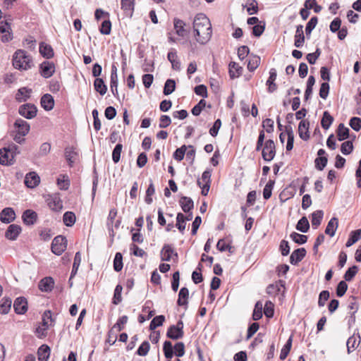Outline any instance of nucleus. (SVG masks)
<instances>
[{
  "label": "nucleus",
  "mask_w": 361,
  "mask_h": 361,
  "mask_svg": "<svg viewBox=\"0 0 361 361\" xmlns=\"http://www.w3.org/2000/svg\"><path fill=\"white\" fill-rule=\"evenodd\" d=\"M192 24L195 41L200 44H206L210 40L212 34L209 19L204 13H197Z\"/></svg>",
  "instance_id": "obj_1"
},
{
  "label": "nucleus",
  "mask_w": 361,
  "mask_h": 361,
  "mask_svg": "<svg viewBox=\"0 0 361 361\" xmlns=\"http://www.w3.org/2000/svg\"><path fill=\"white\" fill-rule=\"evenodd\" d=\"M12 61L13 67L18 70L26 71L33 66L32 56L23 49L16 51Z\"/></svg>",
  "instance_id": "obj_2"
},
{
  "label": "nucleus",
  "mask_w": 361,
  "mask_h": 361,
  "mask_svg": "<svg viewBox=\"0 0 361 361\" xmlns=\"http://www.w3.org/2000/svg\"><path fill=\"white\" fill-rule=\"evenodd\" d=\"M20 154L19 147L14 143L0 149V164L11 166L15 162V157Z\"/></svg>",
  "instance_id": "obj_3"
},
{
  "label": "nucleus",
  "mask_w": 361,
  "mask_h": 361,
  "mask_svg": "<svg viewBox=\"0 0 361 361\" xmlns=\"http://www.w3.org/2000/svg\"><path fill=\"white\" fill-rule=\"evenodd\" d=\"M163 352L167 361H171V358L173 355L177 357H183L185 354V345L183 342H178L172 345V343L170 341H165L163 344Z\"/></svg>",
  "instance_id": "obj_4"
},
{
  "label": "nucleus",
  "mask_w": 361,
  "mask_h": 361,
  "mask_svg": "<svg viewBox=\"0 0 361 361\" xmlns=\"http://www.w3.org/2000/svg\"><path fill=\"white\" fill-rule=\"evenodd\" d=\"M67 240L65 236L59 235L56 236L51 243V252L56 255H61L66 249Z\"/></svg>",
  "instance_id": "obj_5"
},
{
  "label": "nucleus",
  "mask_w": 361,
  "mask_h": 361,
  "mask_svg": "<svg viewBox=\"0 0 361 361\" xmlns=\"http://www.w3.org/2000/svg\"><path fill=\"white\" fill-rule=\"evenodd\" d=\"M276 146L273 140H267L264 142V147L262 148V156L265 161H271L276 155Z\"/></svg>",
  "instance_id": "obj_6"
},
{
  "label": "nucleus",
  "mask_w": 361,
  "mask_h": 361,
  "mask_svg": "<svg viewBox=\"0 0 361 361\" xmlns=\"http://www.w3.org/2000/svg\"><path fill=\"white\" fill-rule=\"evenodd\" d=\"M183 322L182 320H179L176 325H171L166 332V336L173 340L183 338Z\"/></svg>",
  "instance_id": "obj_7"
},
{
  "label": "nucleus",
  "mask_w": 361,
  "mask_h": 361,
  "mask_svg": "<svg viewBox=\"0 0 361 361\" xmlns=\"http://www.w3.org/2000/svg\"><path fill=\"white\" fill-rule=\"evenodd\" d=\"M37 106L30 103L22 104L18 108V114L27 119H32L37 116Z\"/></svg>",
  "instance_id": "obj_8"
},
{
  "label": "nucleus",
  "mask_w": 361,
  "mask_h": 361,
  "mask_svg": "<svg viewBox=\"0 0 361 361\" xmlns=\"http://www.w3.org/2000/svg\"><path fill=\"white\" fill-rule=\"evenodd\" d=\"M39 73L44 78L51 77L55 73V65L53 62L44 61L39 64Z\"/></svg>",
  "instance_id": "obj_9"
},
{
  "label": "nucleus",
  "mask_w": 361,
  "mask_h": 361,
  "mask_svg": "<svg viewBox=\"0 0 361 361\" xmlns=\"http://www.w3.org/2000/svg\"><path fill=\"white\" fill-rule=\"evenodd\" d=\"M13 309L17 314H24L28 309V303L27 299L23 297H18L13 302Z\"/></svg>",
  "instance_id": "obj_10"
},
{
  "label": "nucleus",
  "mask_w": 361,
  "mask_h": 361,
  "mask_svg": "<svg viewBox=\"0 0 361 361\" xmlns=\"http://www.w3.org/2000/svg\"><path fill=\"white\" fill-rule=\"evenodd\" d=\"M64 154L66 161L70 167H73V164L79 158L78 152L73 146L66 147L64 149Z\"/></svg>",
  "instance_id": "obj_11"
},
{
  "label": "nucleus",
  "mask_w": 361,
  "mask_h": 361,
  "mask_svg": "<svg viewBox=\"0 0 361 361\" xmlns=\"http://www.w3.org/2000/svg\"><path fill=\"white\" fill-rule=\"evenodd\" d=\"M116 215H117L116 209H111L109 211V215H108V217L106 219V228L109 231V237L111 238V243H112L114 242V238L115 236V233H114V231L113 230V224L115 222V221L116 220Z\"/></svg>",
  "instance_id": "obj_12"
},
{
  "label": "nucleus",
  "mask_w": 361,
  "mask_h": 361,
  "mask_svg": "<svg viewBox=\"0 0 361 361\" xmlns=\"http://www.w3.org/2000/svg\"><path fill=\"white\" fill-rule=\"evenodd\" d=\"M37 212L32 209H26L23 212L22 220L26 226L34 225L37 222Z\"/></svg>",
  "instance_id": "obj_13"
},
{
  "label": "nucleus",
  "mask_w": 361,
  "mask_h": 361,
  "mask_svg": "<svg viewBox=\"0 0 361 361\" xmlns=\"http://www.w3.org/2000/svg\"><path fill=\"white\" fill-rule=\"evenodd\" d=\"M16 219V213L13 208L6 207L0 212V221L4 224H10Z\"/></svg>",
  "instance_id": "obj_14"
},
{
  "label": "nucleus",
  "mask_w": 361,
  "mask_h": 361,
  "mask_svg": "<svg viewBox=\"0 0 361 361\" xmlns=\"http://www.w3.org/2000/svg\"><path fill=\"white\" fill-rule=\"evenodd\" d=\"M135 0H121V6L123 15L126 18H131L133 16Z\"/></svg>",
  "instance_id": "obj_15"
},
{
  "label": "nucleus",
  "mask_w": 361,
  "mask_h": 361,
  "mask_svg": "<svg viewBox=\"0 0 361 361\" xmlns=\"http://www.w3.org/2000/svg\"><path fill=\"white\" fill-rule=\"evenodd\" d=\"M54 286V280L51 276H46L42 279L39 283L38 288L39 289L45 293L51 292Z\"/></svg>",
  "instance_id": "obj_16"
},
{
  "label": "nucleus",
  "mask_w": 361,
  "mask_h": 361,
  "mask_svg": "<svg viewBox=\"0 0 361 361\" xmlns=\"http://www.w3.org/2000/svg\"><path fill=\"white\" fill-rule=\"evenodd\" d=\"M24 183L27 188H34L39 184L40 178L36 172H29L25 177Z\"/></svg>",
  "instance_id": "obj_17"
},
{
  "label": "nucleus",
  "mask_w": 361,
  "mask_h": 361,
  "mask_svg": "<svg viewBox=\"0 0 361 361\" xmlns=\"http://www.w3.org/2000/svg\"><path fill=\"white\" fill-rule=\"evenodd\" d=\"M22 231L20 226L17 224H11L5 232L6 238L10 240H16Z\"/></svg>",
  "instance_id": "obj_18"
},
{
  "label": "nucleus",
  "mask_w": 361,
  "mask_h": 361,
  "mask_svg": "<svg viewBox=\"0 0 361 361\" xmlns=\"http://www.w3.org/2000/svg\"><path fill=\"white\" fill-rule=\"evenodd\" d=\"M172 256H174L176 259H177L178 253L174 251L171 245H164L161 250V260L169 262L171 260Z\"/></svg>",
  "instance_id": "obj_19"
},
{
  "label": "nucleus",
  "mask_w": 361,
  "mask_h": 361,
  "mask_svg": "<svg viewBox=\"0 0 361 361\" xmlns=\"http://www.w3.org/2000/svg\"><path fill=\"white\" fill-rule=\"evenodd\" d=\"M306 250L304 247L295 250L290 256V263L293 265L298 264L306 255Z\"/></svg>",
  "instance_id": "obj_20"
},
{
  "label": "nucleus",
  "mask_w": 361,
  "mask_h": 361,
  "mask_svg": "<svg viewBox=\"0 0 361 361\" xmlns=\"http://www.w3.org/2000/svg\"><path fill=\"white\" fill-rule=\"evenodd\" d=\"M13 126L15 128L17 129L16 132L21 134V135H27L30 130V124L21 118H17L15 121Z\"/></svg>",
  "instance_id": "obj_21"
},
{
  "label": "nucleus",
  "mask_w": 361,
  "mask_h": 361,
  "mask_svg": "<svg viewBox=\"0 0 361 361\" xmlns=\"http://www.w3.org/2000/svg\"><path fill=\"white\" fill-rule=\"evenodd\" d=\"M40 104L45 111H49L54 107V99L50 94L46 93L42 96Z\"/></svg>",
  "instance_id": "obj_22"
},
{
  "label": "nucleus",
  "mask_w": 361,
  "mask_h": 361,
  "mask_svg": "<svg viewBox=\"0 0 361 361\" xmlns=\"http://www.w3.org/2000/svg\"><path fill=\"white\" fill-rule=\"evenodd\" d=\"M39 51L42 56L46 59H50L54 56V49L51 46L44 42L39 43Z\"/></svg>",
  "instance_id": "obj_23"
},
{
  "label": "nucleus",
  "mask_w": 361,
  "mask_h": 361,
  "mask_svg": "<svg viewBox=\"0 0 361 361\" xmlns=\"http://www.w3.org/2000/svg\"><path fill=\"white\" fill-rule=\"evenodd\" d=\"M32 92V89L27 87L19 88L16 94V100L18 102H26L30 99Z\"/></svg>",
  "instance_id": "obj_24"
},
{
  "label": "nucleus",
  "mask_w": 361,
  "mask_h": 361,
  "mask_svg": "<svg viewBox=\"0 0 361 361\" xmlns=\"http://www.w3.org/2000/svg\"><path fill=\"white\" fill-rule=\"evenodd\" d=\"M310 123L307 120H302L298 126V134L303 140H307L310 138L309 133Z\"/></svg>",
  "instance_id": "obj_25"
},
{
  "label": "nucleus",
  "mask_w": 361,
  "mask_h": 361,
  "mask_svg": "<svg viewBox=\"0 0 361 361\" xmlns=\"http://www.w3.org/2000/svg\"><path fill=\"white\" fill-rule=\"evenodd\" d=\"M295 40H294V45L297 48H300L303 46L305 42V35L303 32V26L302 25H298L296 27V31L295 35Z\"/></svg>",
  "instance_id": "obj_26"
},
{
  "label": "nucleus",
  "mask_w": 361,
  "mask_h": 361,
  "mask_svg": "<svg viewBox=\"0 0 361 361\" xmlns=\"http://www.w3.org/2000/svg\"><path fill=\"white\" fill-rule=\"evenodd\" d=\"M118 76H117V68L114 64L111 67V80H110V88L113 94L116 97L118 94Z\"/></svg>",
  "instance_id": "obj_27"
},
{
  "label": "nucleus",
  "mask_w": 361,
  "mask_h": 361,
  "mask_svg": "<svg viewBox=\"0 0 361 361\" xmlns=\"http://www.w3.org/2000/svg\"><path fill=\"white\" fill-rule=\"evenodd\" d=\"M276 71L275 68H271L269 71V77L267 80L266 85L268 86L267 90L269 93H272L277 89V85L274 82L276 79Z\"/></svg>",
  "instance_id": "obj_28"
},
{
  "label": "nucleus",
  "mask_w": 361,
  "mask_h": 361,
  "mask_svg": "<svg viewBox=\"0 0 361 361\" xmlns=\"http://www.w3.org/2000/svg\"><path fill=\"white\" fill-rule=\"evenodd\" d=\"M189 298V290L186 287H183L180 288L178 293V298L177 300V305L178 306H185V309L188 306V300Z\"/></svg>",
  "instance_id": "obj_29"
},
{
  "label": "nucleus",
  "mask_w": 361,
  "mask_h": 361,
  "mask_svg": "<svg viewBox=\"0 0 361 361\" xmlns=\"http://www.w3.org/2000/svg\"><path fill=\"white\" fill-rule=\"evenodd\" d=\"M51 349L47 344L42 345L37 350L39 361H48L50 355Z\"/></svg>",
  "instance_id": "obj_30"
},
{
  "label": "nucleus",
  "mask_w": 361,
  "mask_h": 361,
  "mask_svg": "<svg viewBox=\"0 0 361 361\" xmlns=\"http://www.w3.org/2000/svg\"><path fill=\"white\" fill-rule=\"evenodd\" d=\"M168 59L171 63L172 68L176 71L180 69V62L178 60L177 51L174 49H171L168 53Z\"/></svg>",
  "instance_id": "obj_31"
},
{
  "label": "nucleus",
  "mask_w": 361,
  "mask_h": 361,
  "mask_svg": "<svg viewBox=\"0 0 361 361\" xmlns=\"http://www.w3.org/2000/svg\"><path fill=\"white\" fill-rule=\"evenodd\" d=\"M179 203L183 211L185 213L190 212V210L192 209L194 207V202L192 200L190 197L185 196L180 197Z\"/></svg>",
  "instance_id": "obj_32"
},
{
  "label": "nucleus",
  "mask_w": 361,
  "mask_h": 361,
  "mask_svg": "<svg viewBox=\"0 0 361 361\" xmlns=\"http://www.w3.org/2000/svg\"><path fill=\"white\" fill-rule=\"evenodd\" d=\"M338 219L336 217H333L329 221L327 226L325 229V233L326 235L333 237L335 235L336 231L338 228Z\"/></svg>",
  "instance_id": "obj_33"
},
{
  "label": "nucleus",
  "mask_w": 361,
  "mask_h": 361,
  "mask_svg": "<svg viewBox=\"0 0 361 361\" xmlns=\"http://www.w3.org/2000/svg\"><path fill=\"white\" fill-rule=\"evenodd\" d=\"M243 72V68L235 62L229 63V75L231 79L238 78Z\"/></svg>",
  "instance_id": "obj_34"
},
{
  "label": "nucleus",
  "mask_w": 361,
  "mask_h": 361,
  "mask_svg": "<svg viewBox=\"0 0 361 361\" xmlns=\"http://www.w3.org/2000/svg\"><path fill=\"white\" fill-rule=\"evenodd\" d=\"M174 28L176 34L180 37H184L188 33L185 29V23L180 19L175 18L173 20Z\"/></svg>",
  "instance_id": "obj_35"
},
{
  "label": "nucleus",
  "mask_w": 361,
  "mask_h": 361,
  "mask_svg": "<svg viewBox=\"0 0 361 361\" xmlns=\"http://www.w3.org/2000/svg\"><path fill=\"white\" fill-rule=\"evenodd\" d=\"M94 87L96 92L102 96L104 95L107 91V86L105 85L102 78H97L94 81Z\"/></svg>",
  "instance_id": "obj_36"
},
{
  "label": "nucleus",
  "mask_w": 361,
  "mask_h": 361,
  "mask_svg": "<svg viewBox=\"0 0 361 361\" xmlns=\"http://www.w3.org/2000/svg\"><path fill=\"white\" fill-rule=\"evenodd\" d=\"M57 185L61 190H66L70 186V180L66 174H61L56 180Z\"/></svg>",
  "instance_id": "obj_37"
},
{
  "label": "nucleus",
  "mask_w": 361,
  "mask_h": 361,
  "mask_svg": "<svg viewBox=\"0 0 361 361\" xmlns=\"http://www.w3.org/2000/svg\"><path fill=\"white\" fill-rule=\"evenodd\" d=\"M361 238V229H357L350 232L349 238L345 243V246L349 247Z\"/></svg>",
  "instance_id": "obj_38"
},
{
  "label": "nucleus",
  "mask_w": 361,
  "mask_h": 361,
  "mask_svg": "<svg viewBox=\"0 0 361 361\" xmlns=\"http://www.w3.org/2000/svg\"><path fill=\"white\" fill-rule=\"evenodd\" d=\"M286 131L288 135L287 144H286V150L290 151L293 148L294 144V133L293 128L290 125L286 126Z\"/></svg>",
  "instance_id": "obj_39"
},
{
  "label": "nucleus",
  "mask_w": 361,
  "mask_h": 361,
  "mask_svg": "<svg viewBox=\"0 0 361 361\" xmlns=\"http://www.w3.org/2000/svg\"><path fill=\"white\" fill-rule=\"evenodd\" d=\"M47 204L51 210L59 211L62 209V202L58 197H51L47 200Z\"/></svg>",
  "instance_id": "obj_40"
},
{
  "label": "nucleus",
  "mask_w": 361,
  "mask_h": 361,
  "mask_svg": "<svg viewBox=\"0 0 361 361\" xmlns=\"http://www.w3.org/2000/svg\"><path fill=\"white\" fill-rule=\"evenodd\" d=\"M337 137L339 141H343L348 138L349 137V129L346 128L343 123H340L338 126Z\"/></svg>",
  "instance_id": "obj_41"
},
{
  "label": "nucleus",
  "mask_w": 361,
  "mask_h": 361,
  "mask_svg": "<svg viewBox=\"0 0 361 361\" xmlns=\"http://www.w3.org/2000/svg\"><path fill=\"white\" fill-rule=\"evenodd\" d=\"M81 262V254L80 252H77L75 255L74 261L73 264L72 271L69 278V281L75 276L78 272V268Z\"/></svg>",
  "instance_id": "obj_42"
},
{
  "label": "nucleus",
  "mask_w": 361,
  "mask_h": 361,
  "mask_svg": "<svg viewBox=\"0 0 361 361\" xmlns=\"http://www.w3.org/2000/svg\"><path fill=\"white\" fill-rule=\"evenodd\" d=\"M12 300L10 298H4L0 303V313L6 314L11 310Z\"/></svg>",
  "instance_id": "obj_43"
},
{
  "label": "nucleus",
  "mask_w": 361,
  "mask_h": 361,
  "mask_svg": "<svg viewBox=\"0 0 361 361\" xmlns=\"http://www.w3.org/2000/svg\"><path fill=\"white\" fill-rule=\"evenodd\" d=\"M75 215L73 212H66L63 216V224L68 226L71 227L75 223Z\"/></svg>",
  "instance_id": "obj_44"
},
{
  "label": "nucleus",
  "mask_w": 361,
  "mask_h": 361,
  "mask_svg": "<svg viewBox=\"0 0 361 361\" xmlns=\"http://www.w3.org/2000/svg\"><path fill=\"white\" fill-rule=\"evenodd\" d=\"M296 229L302 233H307L310 229V224L306 216H302L295 226Z\"/></svg>",
  "instance_id": "obj_45"
},
{
  "label": "nucleus",
  "mask_w": 361,
  "mask_h": 361,
  "mask_svg": "<svg viewBox=\"0 0 361 361\" xmlns=\"http://www.w3.org/2000/svg\"><path fill=\"white\" fill-rule=\"evenodd\" d=\"M333 121H334L333 116H331V114L329 113V111H324L323 114V117L321 121L322 127L324 129L327 130L329 128V127L332 124Z\"/></svg>",
  "instance_id": "obj_46"
},
{
  "label": "nucleus",
  "mask_w": 361,
  "mask_h": 361,
  "mask_svg": "<svg viewBox=\"0 0 361 361\" xmlns=\"http://www.w3.org/2000/svg\"><path fill=\"white\" fill-rule=\"evenodd\" d=\"M324 216L322 210H317L312 214V225L317 228L322 222Z\"/></svg>",
  "instance_id": "obj_47"
},
{
  "label": "nucleus",
  "mask_w": 361,
  "mask_h": 361,
  "mask_svg": "<svg viewBox=\"0 0 361 361\" xmlns=\"http://www.w3.org/2000/svg\"><path fill=\"white\" fill-rule=\"evenodd\" d=\"M176 90V82L173 79H168L165 82L164 87V95H169L171 93H173Z\"/></svg>",
  "instance_id": "obj_48"
},
{
  "label": "nucleus",
  "mask_w": 361,
  "mask_h": 361,
  "mask_svg": "<svg viewBox=\"0 0 361 361\" xmlns=\"http://www.w3.org/2000/svg\"><path fill=\"white\" fill-rule=\"evenodd\" d=\"M292 341H293V338L291 336L289 337V338L286 341V344L283 345V348L281 350V353H280V359L281 360H283L287 357V356L291 349V347H292Z\"/></svg>",
  "instance_id": "obj_49"
},
{
  "label": "nucleus",
  "mask_w": 361,
  "mask_h": 361,
  "mask_svg": "<svg viewBox=\"0 0 361 361\" xmlns=\"http://www.w3.org/2000/svg\"><path fill=\"white\" fill-rule=\"evenodd\" d=\"M123 256L121 252H116L114 259V269L116 272H119L123 269Z\"/></svg>",
  "instance_id": "obj_50"
},
{
  "label": "nucleus",
  "mask_w": 361,
  "mask_h": 361,
  "mask_svg": "<svg viewBox=\"0 0 361 361\" xmlns=\"http://www.w3.org/2000/svg\"><path fill=\"white\" fill-rule=\"evenodd\" d=\"M164 321L165 317L164 315L154 317L150 322L149 329L154 330L156 328L162 326Z\"/></svg>",
  "instance_id": "obj_51"
},
{
  "label": "nucleus",
  "mask_w": 361,
  "mask_h": 361,
  "mask_svg": "<svg viewBox=\"0 0 361 361\" xmlns=\"http://www.w3.org/2000/svg\"><path fill=\"white\" fill-rule=\"evenodd\" d=\"M262 303L260 301H257L255 305V309L252 313V319L258 321L262 317Z\"/></svg>",
  "instance_id": "obj_52"
},
{
  "label": "nucleus",
  "mask_w": 361,
  "mask_h": 361,
  "mask_svg": "<svg viewBox=\"0 0 361 361\" xmlns=\"http://www.w3.org/2000/svg\"><path fill=\"white\" fill-rule=\"evenodd\" d=\"M318 23V18L313 16L310 18L305 27V33L307 37L311 35L312 31L315 28Z\"/></svg>",
  "instance_id": "obj_53"
},
{
  "label": "nucleus",
  "mask_w": 361,
  "mask_h": 361,
  "mask_svg": "<svg viewBox=\"0 0 361 361\" xmlns=\"http://www.w3.org/2000/svg\"><path fill=\"white\" fill-rule=\"evenodd\" d=\"M290 238L297 244L302 245L307 241V236L296 232H293L290 235Z\"/></svg>",
  "instance_id": "obj_54"
},
{
  "label": "nucleus",
  "mask_w": 361,
  "mask_h": 361,
  "mask_svg": "<svg viewBox=\"0 0 361 361\" xmlns=\"http://www.w3.org/2000/svg\"><path fill=\"white\" fill-rule=\"evenodd\" d=\"M358 271V267L356 265H353V267L348 268V269L345 271L343 278L345 281H350L355 277L356 274Z\"/></svg>",
  "instance_id": "obj_55"
},
{
  "label": "nucleus",
  "mask_w": 361,
  "mask_h": 361,
  "mask_svg": "<svg viewBox=\"0 0 361 361\" xmlns=\"http://www.w3.org/2000/svg\"><path fill=\"white\" fill-rule=\"evenodd\" d=\"M274 183L275 181L274 180H269L266 184L263 190V197L265 200H268L271 197Z\"/></svg>",
  "instance_id": "obj_56"
},
{
  "label": "nucleus",
  "mask_w": 361,
  "mask_h": 361,
  "mask_svg": "<svg viewBox=\"0 0 361 361\" xmlns=\"http://www.w3.org/2000/svg\"><path fill=\"white\" fill-rule=\"evenodd\" d=\"M123 287L121 285L118 284L114 290V297L112 299V303L114 305H118L121 300V293H122Z\"/></svg>",
  "instance_id": "obj_57"
},
{
  "label": "nucleus",
  "mask_w": 361,
  "mask_h": 361,
  "mask_svg": "<svg viewBox=\"0 0 361 361\" xmlns=\"http://www.w3.org/2000/svg\"><path fill=\"white\" fill-rule=\"evenodd\" d=\"M265 30V22L260 21L258 24L252 27V35L257 37H260Z\"/></svg>",
  "instance_id": "obj_58"
},
{
  "label": "nucleus",
  "mask_w": 361,
  "mask_h": 361,
  "mask_svg": "<svg viewBox=\"0 0 361 361\" xmlns=\"http://www.w3.org/2000/svg\"><path fill=\"white\" fill-rule=\"evenodd\" d=\"M188 149L186 145H182L180 147L176 149L173 152V157L178 161H180L183 159L184 156L185 154V152Z\"/></svg>",
  "instance_id": "obj_59"
},
{
  "label": "nucleus",
  "mask_w": 361,
  "mask_h": 361,
  "mask_svg": "<svg viewBox=\"0 0 361 361\" xmlns=\"http://www.w3.org/2000/svg\"><path fill=\"white\" fill-rule=\"evenodd\" d=\"M111 31V23L109 19L104 20L99 27V32L102 35H109Z\"/></svg>",
  "instance_id": "obj_60"
},
{
  "label": "nucleus",
  "mask_w": 361,
  "mask_h": 361,
  "mask_svg": "<svg viewBox=\"0 0 361 361\" xmlns=\"http://www.w3.org/2000/svg\"><path fill=\"white\" fill-rule=\"evenodd\" d=\"M259 63L260 58L257 56H253L248 61L247 69L252 72L259 66Z\"/></svg>",
  "instance_id": "obj_61"
},
{
  "label": "nucleus",
  "mask_w": 361,
  "mask_h": 361,
  "mask_svg": "<svg viewBox=\"0 0 361 361\" xmlns=\"http://www.w3.org/2000/svg\"><path fill=\"white\" fill-rule=\"evenodd\" d=\"M353 150V144L352 141L348 140L342 143L341 151L344 155L350 154Z\"/></svg>",
  "instance_id": "obj_62"
},
{
  "label": "nucleus",
  "mask_w": 361,
  "mask_h": 361,
  "mask_svg": "<svg viewBox=\"0 0 361 361\" xmlns=\"http://www.w3.org/2000/svg\"><path fill=\"white\" fill-rule=\"evenodd\" d=\"M327 162L326 157H317L314 160L315 168L319 171H322L326 167Z\"/></svg>",
  "instance_id": "obj_63"
},
{
  "label": "nucleus",
  "mask_w": 361,
  "mask_h": 361,
  "mask_svg": "<svg viewBox=\"0 0 361 361\" xmlns=\"http://www.w3.org/2000/svg\"><path fill=\"white\" fill-rule=\"evenodd\" d=\"M128 322V317L123 315L116 322V323L111 328L112 330L114 331L116 329V331H121L124 328V324H126Z\"/></svg>",
  "instance_id": "obj_64"
}]
</instances>
